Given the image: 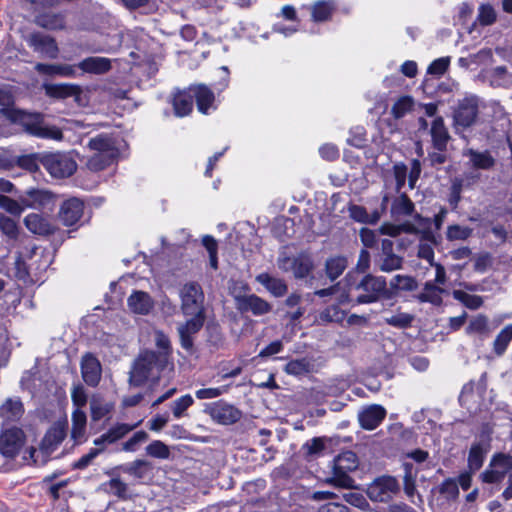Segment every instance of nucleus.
Listing matches in <instances>:
<instances>
[{"label":"nucleus","mask_w":512,"mask_h":512,"mask_svg":"<svg viewBox=\"0 0 512 512\" xmlns=\"http://www.w3.org/2000/svg\"><path fill=\"white\" fill-rule=\"evenodd\" d=\"M40 162L48 173L54 178H66L77 169V163L68 153H44Z\"/></svg>","instance_id":"5"},{"label":"nucleus","mask_w":512,"mask_h":512,"mask_svg":"<svg viewBox=\"0 0 512 512\" xmlns=\"http://www.w3.org/2000/svg\"><path fill=\"white\" fill-rule=\"evenodd\" d=\"M66 436V428L63 423L55 424L51 427L43 438L42 446L46 451H52L55 446L60 444Z\"/></svg>","instance_id":"38"},{"label":"nucleus","mask_w":512,"mask_h":512,"mask_svg":"<svg viewBox=\"0 0 512 512\" xmlns=\"http://www.w3.org/2000/svg\"><path fill=\"white\" fill-rule=\"evenodd\" d=\"M277 265L283 272H292L295 278H304L313 269L311 258L305 254L296 257L281 256L277 260Z\"/></svg>","instance_id":"12"},{"label":"nucleus","mask_w":512,"mask_h":512,"mask_svg":"<svg viewBox=\"0 0 512 512\" xmlns=\"http://www.w3.org/2000/svg\"><path fill=\"white\" fill-rule=\"evenodd\" d=\"M0 208L12 216L19 217L26 210L23 195L16 200L3 194L0 196Z\"/></svg>","instance_id":"44"},{"label":"nucleus","mask_w":512,"mask_h":512,"mask_svg":"<svg viewBox=\"0 0 512 512\" xmlns=\"http://www.w3.org/2000/svg\"><path fill=\"white\" fill-rule=\"evenodd\" d=\"M496 11L490 4H482L479 7L478 21L483 26H488L496 21Z\"/></svg>","instance_id":"59"},{"label":"nucleus","mask_w":512,"mask_h":512,"mask_svg":"<svg viewBox=\"0 0 512 512\" xmlns=\"http://www.w3.org/2000/svg\"><path fill=\"white\" fill-rule=\"evenodd\" d=\"M335 7V3L332 0H319L315 2L310 8L312 20L315 22L329 20Z\"/></svg>","instance_id":"39"},{"label":"nucleus","mask_w":512,"mask_h":512,"mask_svg":"<svg viewBox=\"0 0 512 512\" xmlns=\"http://www.w3.org/2000/svg\"><path fill=\"white\" fill-rule=\"evenodd\" d=\"M205 316H191L185 323L177 327L180 338V344L188 352L193 351L195 335L201 330L204 324Z\"/></svg>","instance_id":"14"},{"label":"nucleus","mask_w":512,"mask_h":512,"mask_svg":"<svg viewBox=\"0 0 512 512\" xmlns=\"http://www.w3.org/2000/svg\"><path fill=\"white\" fill-rule=\"evenodd\" d=\"M194 403L191 395H184L172 403V412L175 418H181L184 412Z\"/></svg>","instance_id":"58"},{"label":"nucleus","mask_w":512,"mask_h":512,"mask_svg":"<svg viewBox=\"0 0 512 512\" xmlns=\"http://www.w3.org/2000/svg\"><path fill=\"white\" fill-rule=\"evenodd\" d=\"M485 78L493 87H509L512 85V74L504 66H498L487 71Z\"/></svg>","instance_id":"37"},{"label":"nucleus","mask_w":512,"mask_h":512,"mask_svg":"<svg viewBox=\"0 0 512 512\" xmlns=\"http://www.w3.org/2000/svg\"><path fill=\"white\" fill-rule=\"evenodd\" d=\"M353 292L357 293L354 300L358 304L373 303L386 294L387 283L384 277L367 274L349 287V294Z\"/></svg>","instance_id":"3"},{"label":"nucleus","mask_w":512,"mask_h":512,"mask_svg":"<svg viewBox=\"0 0 512 512\" xmlns=\"http://www.w3.org/2000/svg\"><path fill=\"white\" fill-rule=\"evenodd\" d=\"M430 135L434 149L438 151H446L451 137L442 117H436L433 119L430 127Z\"/></svg>","instance_id":"25"},{"label":"nucleus","mask_w":512,"mask_h":512,"mask_svg":"<svg viewBox=\"0 0 512 512\" xmlns=\"http://www.w3.org/2000/svg\"><path fill=\"white\" fill-rule=\"evenodd\" d=\"M1 112L11 122L21 125L32 136L57 141L63 138L62 131L54 125L45 124L40 114L28 113L15 108H4L1 109Z\"/></svg>","instance_id":"1"},{"label":"nucleus","mask_w":512,"mask_h":512,"mask_svg":"<svg viewBox=\"0 0 512 512\" xmlns=\"http://www.w3.org/2000/svg\"><path fill=\"white\" fill-rule=\"evenodd\" d=\"M154 306L150 295L143 291H135L130 295V311L136 314L146 315Z\"/></svg>","instance_id":"33"},{"label":"nucleus","mask_w":512,"mask_h":512,"mask_svg":"<svg viewBox=\"0 0 512 512\" xmlns=\"http://www.w3.org/2000/svg\"><path fill=\"white\" fill-rule=\"evenodd\" d=\"M88 148L92 154L87 158L86 166L93 172L104 170L112 165L120 155V143L108 135L91 138Z\"/></svg>","instance_id":"2"},{"label":"nucleus","mask_w":512,"mask_h":512,"mask_svg":"<svg viewBox=\"0 0 512 512\" xmlns=\"http://www.w3.org/2000/svg\"><path fill=\"white\" fill-rule=\"evenodd\" d=\"M256 281L263 285L275 297H282L288 291V287L282 279L272 277L268 273L257 275Z\"/></svg>","instance_id":"34"},{"label":"nucleus","mask_w":512,"mask_h":512,"mask_svg":"<svg viewBox=\"0 0 512 512\" xmlns=\"http://www.w3.org/2000/svg\"><path fill=\"white\" fill-rule=\"evenodd\" d=\"M483 387L474 382H469L464 385L461 394L459 396L460 403L465 406L468 410H476L479 405V400L483 392Z\"/></svg>","instance_id":"27"},{"label":"nucleus","mask_w":512,"mask_h":512,"mask_svg":"<svg viewBox=\"0 0 512 512\" xmlns=\"http://www.w3.org/2000/svg\"><path fill=\"white\" fill-rule=\"evenodd\" d=\"M151 470V464L145 460H136L130 467V473H132L139 479L147 478L150 475Z\"/></svg>","instance_id":"62"},{"label":"nucleus","mask_w":512,"mask_h":512,"mask_svg":"<svg viewBox=\"0 0 512 512\" xmlns=\"http://www.w3.org/2000/svg\"><path fill=\"white\" fill-rule=\"evenodd\" d=\"M452 295L456 300L460 301L464 306L472 310L478 309L483 304L481 296L468 294L462 290H454Z\"/></svg>","instance_id":"49"},{"label":"nucleus","mask_w":512,"mask_h":512,"mask_svg":"<svg viewBox=\"0 0 512 512\" xmlns=\"http://www.w3.org/2000/svg\"><path fill=\"white\" fill-rule=\"evenodd\" d=\"M463 157L467 158V166L473 170H490L495 166L496 160L487 150L478 151L473 148H466L462 152Z\"/></svg>","instance_id":"20"},{"label":"nucleus","mask_w":512,"mask_h":512,"mask_svg":"<svg viewBox=\"0 0 512 512\" xmlns=\"http://www.w3.org/2000/svg\"><path fill=\"white\" fill-rule=\"evenodd\" d=\"M398 482L394 477L382 476L367 487V495L373 502H387L398 492Z\"/></svg>","instance_id":"9"},{"label":"nucleus","mask_w":512,"mask_h":512,"mask_svg":"<svg viewBox=\"0 0 512 512\" xmlns=\"http://www.w3.org/2000/svg\"><path fill=\"white\" fill-rule=\"evenodd\" d=\"M512 471V455L508 453H495L487 468L480 474L483 483L498 484Z\"/></svg>","instance_id":"6"},{"label":"nucleus","mask_w":512,"mask_h":512,"mask_svg":"<svg viewBox=\"0 0 512 512\" xmlns=\"http://www.w3.org/2000/svg\"><path fill=\"white\" fill-rule=\"evenodd\" d=\"M414 100L410 96L400 97L392 106L391 114L394 118L400 119L412 111Z\"/></svg>","instance_id":"48"},{"label":"nucleus","mask_w":512,"mask_h":512,"mask_svg":"<svg viewBox=\"0 0 512 512\" xmlns=\"http://www.w3.org/2000/svg\"><path fill=\"white\" fill-rule=\"evenodd\" d=\"M89 406L91 420L94 422L108 417L114 409V403L99 394L91 396Z\"/></svg>","instance_id":"26"},{"label":"nucleus","mask_w":512,"mask_h":512,"mask_svg":"<svg viewBox=\"0 0 512 512\" xmlns=\"http://www.w3.org/2000/svg\"><path fill=\"white\" fill-rule=\"evenodd\" d=\"M0 230L10 239H16L19 233L17 222L4 214H0Z\"/></svg>","instance_id":"54"},{"label":"nucleus","mask_w":512,"mask_h":512,"mask_svg":"<svg viewBox=\"0 0 512 512\" xmlns=\"http://www.w3.org/2000/svg\"><path fill=\"white\" fill-rule=\"evenodd\" d=\"M23 195V203L26 209H53L56 196L44 189H28Z\"/></svg>","instance_id":"13"},{"label":"nucleus","mask_w":512,"mask_h":512,"mask_svg":"<svg viewBox=\"0 0 512 512\" xmlns=\"http://www.w3.org/2000/svg\"><path fill=\"white\" fill-rule=\"evenodd\" d=\"M38 73L49 76L75 77L76 66L69 64H43L38 63L35 66Z\"/></svg>","instance_id":"31"},{"label":"nucleus","mask_w":512,"mask_h":512,"mask_svg":"<svg viewBox=\"0 0 512 512\" xmlns=\"http://www.w3.org/2000/svg\"><path fill=\"white\" fill-rule=\"evenodd\" d=\"M189 92L192 98L195 97L199 112L208 114L210 109H215V95L213 91L204 84L191 85Z\"/></svg>","instance_id":"22"},{"label":"nucleus","mask_w":512,"mask_h":512,"mask_svg":"<svg viewBox=\"0 0 512 512\" xmlns=\"http://www.w3.org/2000/svg\"><path fill=\"white\" fill-rule=\"evenodd\" d=\"M414 208V203L405 193H402L393 200L391 213L393 216H409L412 215Z\"/></svg>","instance_id":"42"},{"label":"nucleus","mask_w":512,"mask_h":512,"mask_svg":"<svg viewBox=\"0 0 512 512\" xmlns=\"http://www.w3.org/2000/svg\"><path fill=\"white\" fill-rule=\"evenodd\" d=\"M26 228L37 235H49L53 232L52 225L37 213H30L24 218Z\"/></svg>","instance_id":"32"},{"label":"nucleus","mask_w":512,"mask_h":512,"mask_svg":"<svg viewBox=\"0 0 512 512\" xmlns=\"http://www.w3.org/2000/svg\"><path fill=\"white\" fill-rule=\"evenodd\" d=\"M30 47L37 53L50 58L56 59L58 57L59 49L54 38L43 33H33L26 38Z\"/></svg>","instance_id":"16"},{"label":"nucleus","mask_w":512,"mask_h":512,"mask_svg":"<svg viewBox=\"0 0 512 512\" xmlns=\"http://www.w3.org/2000/svg\"><path fill=\"white\" fill-rule=\"evenodd\" d=\"M444 289L436 286L432 282H426L424 288L417 298L420 302H428L439 306L442 303V294Z\"/></svg>","instance_id":"40"},{"label":"nucleus","mask_w":512,"mask_h":512,"mask_svg":"<svg viewBox=\"0 0 512 512\" xmlns=\"http://www.w3.org/2000/svg\"><path fill=\"white\" fill-rule=\"evenodd\" d=\"M181 309L186 316H204V294L198 283L190 282L180 290Z\"/></svg>","instance_id":"7"},{"label":"nucleus","mask_w":512,"mask_h":512,"mask_svg":"<svg viewBox=\"0 0 512 512\" xmlns=\"http://www.w3.org/2000/svg\"><path fill=\"white\" fill-rule=\"evenodd\" d=\"M489 450V438H483L479 441L472 443L467 459V466L471 473H475L482 467L485 457Z\"/></svg>","instance_id":"21"},{"label":"nucleus","mask_w":512,"mask_h":512,"mask_svg":"<svg viewBox=\"0 0 512 512\" xmlns=\"http://www.w3.org/2000/svg\"><path fill=\"white\" fill-rule=\"evenodd\" d=\"M37 24L50 30H58L64 27V18L62 15L46 13L37 17Z\"/></svg>","instance_id":"47"},{"label":"nucleus","mask_w":512,"mask_h":512,"mask_svg":"<svg viewBox=\"0 0 512 512\" xmlns=\"http://www.w3.org/2000/svg\"><path fill=\"white\" fill-rule=\"evenodd\" d=\"M103 488L105 491L118 497H125L126 485L116 477H112L108 482L104 483Z\"/></svg>","instance_id":"63"},{"label":"nucleus","mask_w":512,"mask_h":512,"mask_svg":"<svg viewBox=\"0 0 512 512\" xmlns=\"http://www.w3.org/2000/svg\"><path fill=\"white\" fill-rule=\"evenodd\" d=\"M154 340L156 346L162 351L158 356L160 362L166 360V357L170 354L171 343L169 338L162 332L156 331L154 334Z\"/></svg>","instance_id":"56"},{"label":"nucleus","mask_w":512,"mask_h":512,"mask_svg":"<svg viewBox=\"0 0 512 512\" xmlns=\"http://www.w3.org/2000/svg\"><path fill=\"white\" fill-rule=\"evenodd\" d=\"M157 354L153 351H145L136 359L130 376V383L140 385L145 382L151 370L160 364Z\"/></svg>","instance_id":"11"},{"label":"nucleus","mask_w":512,"mask_h":512,"mask_svg":"<svg viewBox=\"0 0 512 512\" xmlns=\"http://www.w3.org/2000/svg\"><path fill=\"white\" fill-rule=\"evenodd\" d=\"M358 465V458L354 452L345 451L339 454L333 461V476L327 478L325 482L340 488H353L354 480L348 473L356 470Z\"/></svg>","instance_id":"4"},{"label":"nucleus","mask_w":512,"mask_h":512,"mask_svg":"<svg viewBox=\"0 0 512 512\" xmlns=\"http://www.w3.org/2000/svg\"><path fill=\"white\" fill-rule=\"evenodd\" d=\"M128 433V425L127 424H117L112 426L106 433L102 434L100 437L94 440L95 446L104 445L107 447L108 445L114 444L121 438H123Z\"/></svg>","instance_id":"36"},{"label":"nucleus","mask_w":512,"mask_h":512,"mask_svg":"<svg viewBox=\"0 0 512 512\" xmlns=\"http://www.w3.org/2000/svg\"><path fill=\"white\" fill-rule=\"evenodd\" d=\"M43 88L45 93L49 97L65 99L68 97H76L78 98L81 94V89L78 85L75 84H44Z\"/></svg>","instance_id":"28"},{"label":"nucleus","mask_w":512,"mask_h":512,"mask_svg":"<svg viewBox=\"0 0 512 512\" xmlns=\"http://www.w3.org/2000/svg\"><path fill=\"white\" fill-rule=\"evenodd\" d=\"M78 67L85 73L103 74L111 69V61L105 57H88Z\"/></svg>","instance_id":"35"},{"label":"nucleus","mask_w":512,"mask_h":512,"mask_svg":"<svg viewBox=\"0 0 512 512\" xmlns=\"http://www.w3.org/2000/svg\"><path fill=\"white\" fill-rule=\"evenodd\" d=\"M130 70H140L141 72L151 76L155 72L154 63L147 55L140 56L134 52L130 53Z\"/></svg>","instance_id":"43"},{"label":"nucleus","mask_w":512,"mask_h":512,"mask_svg":"<svg viewBox=\"0 0 512 512\" xmlns=\"http://www.w3.org/2000/svg\"><path fill=\"white\" fill-rule=\"evenodd\" d=\"M84 204L78 198L65 200L59 210V219L65 226H73L81 219Z\"/></svg>","instance_id":"19"},{"label":"nucleus","mask_w":512,"mask_h":512,"mask_svg":"<svg viewBox=\"0 0 512 512\" xmlns=\"http://www.w3.org/2000/svg\"><path fill=\"white\" fill-rule=\"evenodd\" d=\"M439 493L447 500H456L459 496V488L457 481L452 478L444 480L439 486Z\"/></svg>","instance_id":"55"},{"label":"nucleus","mask_w":512,"mask_h":512,"mask_svg":"<svg viewBox=\"0 0 512 512\" xmlns=\"http://www.w3.org/2000/svg\"><path fill=\"white\" fill-rule=\"evenodd\" d=\"M43 154H31L24 155L17 160V163L20 167L29 170V171H37L39 169L40 158Z\"/></svg>","instance_id":"61"},{"label":"nucleus","mask_w":512,"mask_h":512,"mask_svg":"<svg viewBox=\"0 0 512 512\" xmlns=\"http://www.w3.org/2000/svg\"><path fill=\"white\" fill-rule=\"evenodd\" d=\"M146 452L152 457L159 459H168L170 450L162 441L155 440L146 447Z\"/></svg>","instance_id":"57"},{"label":"nucleus","mask_w":512,"mask_h":512,"mask_svg":"<svg viewBox=\"0 0 512 512\" xmlns=\"http://www.w3.org/2000/svg\"><path fill=\"white\" fill-rule=\"evenodd\" d=\"M24 442L23 432L18 428L5 430L0 436V452L6 457H14Z\"/></svg>","instance_id":"18"},{"label":"nucleus","mask_w":512,"mask_h":512,"mask_svg":"<svg viewBox=\"0 0 512 512\" xmlns=\"http://www.w3.org/2000/svg\"><path fill=\"white\" fill-rule=\"evenodd\" d=\"M488 332V318L482 314H479L472 318L469 322V325L466 328V333L468 335L487 334Z\"/></svg>","instance_id":"51"},{"label":"nucleus","mask_w":512,"mask_h":512,"mask_svg":"<svg viewBox=\"0 0 512 512\" xmlns=\"http://www.w3.org/2000/svg\"><path fill=\"white\" fill-rule=\"evenodd\" d=\"M386 416V410L380 405H370L358 414V420L362 428L373 430L379 426Z\"/></svg>","instance_id":"23"},{"label":"nucleus","mask_w":512,"mask_h":512,"mask_svg":"<svg viewBox=\"0 0 512 512\" xmlns=\"http://www.w3.org/2000/svg\"><path fill=\"white\" fill-rule=\"evenodd\" d=\"M81 372L86 384L96 386L101 379L100 362L92 354L84 355L81 361Z\"/></svg>","instance_id":"24"},{"label":"nucleus","mask_w":512,"mask_h":512,"mask_svg":"<svg viewBox=\"0 0 512 512\" xmlns=\"http://www.w3.org/2000/svg\"><path fill=\"white\" fill-rule=\"evenodd\" d=\"M479 98L469 96L461 100L454 112L455 129L468 128L476 123L479 111Z\"/></svg>","instance_id":"8"},{"label":"nucleus","mask_w":512,"mask_h":512,"mask_svg":"<svg viewBox=\"0 0 512 512\" xmlns=\"http://www.w3.org/2000/svg\"><path fill=\"white\" fill-rule=\"evenodd\" d=\"M392 288L403 291H413L418 287L417 281L412 276L396 275L391 281Z\"/></svg>","instance_id":"52"},{"label":"nucleus","mask_w":512,"mask_h":512,"mask_svg":"<svg viewBox=\"0 0 512 512\" xmlns=\"http://www.w3.org/2000/svg\"><path fill=\"white\" fill-rule=\"evenodd\" d=\"M414 317L408 313H397L385 319L386 323L396 328L409 327Z\"/></svg>","instance_id":"60"},{"label":"nucleus","mask_w":512,"mask_h":512,"mask_svg":"<svg viewBox=\"0 0 512 512\" xmlns=\"http://www.w3.org/2000/svg\"><path fill=\"white\" fill-rule=\"evenodd\" d=\"M512 340V324L505 326L497 335L494 341V351L497 355H502L508 344Z\"/></svg>","instance_id":"50"},{"label":"nucleus","mask_w":512,"mask_h":512,"mask_svg":"<svg viewBox=\"0 0 512 512\" xmlns=\"http://www.w3.org/2000/svg\"><path fill=\"white\" fill-rule=\"evenodd\" d=\"M174 113L177 117H184L193 110L192 94L189 88L185 91H178L172 97Z\"/></svg>","instance_id":"30"},{"label":"nucleus","mask_w":512,"mask_h":512,"mask_svg":"<svg viewBox=\"0 0 512 512\" xmlns=\"http://www.w3.org/2000/svg\"><path fill=\"white\" fill-rule=\"evenodd\" d=\"M235 302L236 308L241 313L250 312L254 316H262L272 310L270 303L255 294L237 296Z\"/></svg>","instance_id":"15"},{"label":"nucleus","mask_w":512,"mask_h":512,"mask_svg":"<svg viewBox=\"0 0 512 512\" xmlns=\"http://www.w3.org/2000/svg\"><path fill=\"white\" fill-rule=\"evenodd\" d=\"M22 414L23 406L17 399H8L0 406V416L6 421L18 420Z\"/></svg>","instance_id":"41"},{"label":"nucleus","mask_w":512,"mask_h":512,"mask_svg":"<svg viewBox=\"0 0 512 512\" xmlns=\"http://www.w3.org/2000/svg\"><path fill=\"white\" fill-rule=\"evenodd\" d=\"M204 412L208 414L213 421L221 425L234 424L242 417V413L238 408L224 401L206 404Z\"/></svg>","instance_id":"10"},{"label":"nucleus","mask_w":512,"mask_h":512,"mask_svg":"<svg viewBox=\"0 0 512 512\" xmlns=\"http://www.w3.org/2000/svg\"><path fill=\"white\" fill-rule=\"evenodd\" d=\"M393 243L390 240L382 241V252L376 260V265L380 271L390 273L399 270L403 264V258L396 255L393 251Z\"/></svg>","instance_id":"17"},{"label":"nucleus","mask_w":512,"mask_h":512,"mask_svg":"<svg viewBox=\"0 0 512 512\" xmlns=\"http://www.w3.org/2000/svg\"><path fill=\"white\" fill-rule=\"evenodd\" d=\"M472 233V228L455 224L447 227L446 237L449 241L466 240Z\"/></svg>","instance_id":"53"},{"label":"nucleus","mask_w":512,"mask_h":512,"mask_svg":"<svg viewBox=\"0 0 512 512\" xmlns=\"http://www.w3.org/2000/svg\"><path fill=\"white\" fill-rule=\"evenodd\" d=\"M71 437L76 443L86 439L87 416L83 409H74L71 416Z\"/></svg>","instance_id":"29"},{"label":"nucleus","mask_w":512,"mask_h":512,"mask_svg":"<svg viewBox=\"0 0 512 512\" xmlns=\"http://www.w3.org/2000/svg\"><path fill=\"white\" fill-rule=\"evenodd\" d=\"M326 274L331 280L338 278L347 267V259L343 256H336L326 261Z\"/></svg>","instance_id":"46"},{"label":"nucleus","mask_w":512,"mask_h":512,"mask_svg":"<svg viewBox=\"0 0 512 512\" xmlns=\"http://www.w3.org/2000/svg\"><path fill=\"white\" fill-rule=\"evenodd\" d=\"M344 500L361 510H367L369 508V503L366 498L358 492H348L343 495Z\"/></svg>","instance_id":"64"},{"label":"nucleus","mask_w":512,"mask_h":512,"mask_svg":"<svg viewBox=\"0 0 512 512\" xmlns=\"http://www.w3.org/2000/svg\"><path fill=\"white\" fill-rule=\"evenodd\" d=\"M313 370V363L308 358L296 359L288 362L284 368L287 374L301 376Z\"/></svg>","instance_id":"45"}]
</instances>
